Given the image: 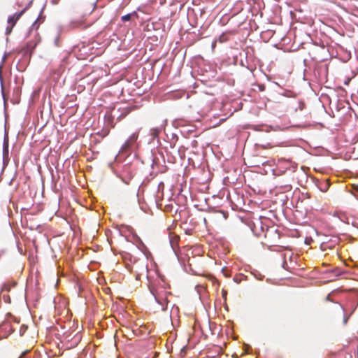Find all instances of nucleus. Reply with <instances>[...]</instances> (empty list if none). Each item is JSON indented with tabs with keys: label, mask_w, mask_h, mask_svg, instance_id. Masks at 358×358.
Segmentation results:
<instances>
[{
	"label": "nucleus",
	"mask_w": 358,
	"mask_h": 358,
	"mask_svg": "<svg viewBox=\"0 0 358 358\" xmlns=\"http://www.w3.org/2000/svg\"><path fill=\"white\" fill-rule=\"evenodd\" d=\"M150 292L154 296L156 301L162 306L163 310H165L168 303L166 292H164L162 287L157 289L151 287Z\"/></svg>",
	"instance_id": "obj_1"
},
{
	"label": "nucleus",
	"mask_w": 358,
	"mask_h": 358,
	"mask_svg": "<svg viewBox=\"0 0 358 358\" xmlns=\"http://www.w3.org/2000/svg\"><path fill=\"white\" fill-rule=\"evenodd\" d=\"M113 121L114 117L111 114L106 116V127L103 128L101 131L103 137L108 136L110 133V129L115 127V124L113 122Z\"/></svg>",
	"instance_id": "obj_2"
},
{
	"label": "nucleus",
	"mask_w": 358,
	"mask_h": 358,
	"mask_svg": "<svg viewBox=\"0 0 358 358\" xmlns=\"http://www.w3.org/2000/svg\"><path fill=\"white\" fill-rule=\"evenodd\" d=\"M24 12V10H22L20 13H16L13 15L10 16L8 18V23L9 24H10V27L6 28L7 34H10L11 32L13 27H14V25L17 22V21L20 18V17L22 16V15L23 14Z\"/></svg>",
	"instance_id": "obj_3"
},
{
	"label": "nucleus",
	"mask_w": 358,
	"mask_h": 358,
	"mask_svg": "<svg viewBox=\"0 0 358 358\" xmlns=\"http://www.w3.org/2000/svg\"><path fill=\"white\" fill-rule=\"evenodd\" d=\"M161 131V128H152L150 129V134L153 137V138H155L159 136Z\"/></svg>",
	"instance_id": "obj_4"
},
{
	"label": "nucleus",
	"mask_w": 358,
	"mask_h": 358,
	"mask_svg": "<svg viewBox=\"0 0 358 358\" xmlns=\"http://www.w3.org/2000/svg\"><path fill=\"white\" fill-rule=\"evenodd\" d=\"M138 138V134H132L129 138H128L129 141H131L132 143H134Z\"/></svg>",
	"instance_id": "obj_5"
},
{
	"label": "nucleus",
	"mask_w": 358,
	"mask_h": 358,
	"mask_svg": "<svg viewBox=\"0 0 358 358\" xmlns=\"http://www.w3.org/2000/svg\"><path fill=\"white\" fill-rule=\"evenodd\" d=\"M132 145H133V143H132L131 141H129V139H127V141H126V142L124 143V144L123 145L122 148H123L124 150H126V149H127V148H130Z\"/></svg>",
	"instance_id": "obj_6"
},
{
	"label": "nucleus",
	"mask_w": 358,
	"mask_h": 358,
	"mask_svg": "<svg viewBox=\"0 0 358 358\" xmlns=\"http://www.w3.org/2000/svg\"><path fill=\"white\" fill-rule=\"evenodd\" d=\"M132 145H133V143H132L131 141H129V139H127V141H126V142L124 143V144L123 145L122 148H123L124 150H126V149H127V148H130Z\"/></svg>",
	"instance_id": "obj_7"
},
{
	"label": "nucleus",
	"mask_w": 358,
	"mask_h": 358,
	"mask_svg": "<svg viewBox=\"0 0 358 358\" xmlns=\"http://www.w3.org/2000/svg\"><path fill=\"white\" fill-rule=\"evenodd\" d=\"M132 14H127L125 15L122 16L121 19L122 22H127L131 20Z\"/></svg>",
	"instance_id": "obj_8"
},
{
	"label": "nucleus",
	"mask_w": 358,
	"mask_h": 358,
	"mask_svg": "<svg viewBox=\"0 0 358 358\" xmlns=\"http://www.w3.org/2000/svg\"><path fill=\"white\" fill-rule=\"evenodd\" d=\"M27 329V326H25V325L21 326L20 329V335L22 336L25 333Z\"/></svg>",
	"instance_id": "obj_9"
},
{
	"label": "nucleus",
	"mask_w": 358,
	"mask_h": 358,
	"mask_svg": "<svg viewBox=\"0 0 358 358\" xmlns=\"http://www.w3.org/2000/svg\"><path fill=\"white\" fill-rule=\"evenodd\" d=\"M29 352V350H26L22 353L19 358H29L27 355Z\"/></svg>",
	"instance_id": "obj_10"
},
{
	"label": "nucleus",
	"mask_w": 358,
	"mask_h": 358,
	"mask_svg": "<svg viewBox=\"0 0 358 358\" xmlns=\"http://www.w3.org/2000/svg\"><path fill=\"white\" fill-rule=\"evenodd\" d=\"M128 113L129 112L127 111L125 113L121 114L120 116L117 117V120L121 121L127 115Z\"/></svg>",
	"instance_id": "obj_11"
},
{
	"label": "nucleus",
	"mask_w": 358,
	"mask_h": 358,
	"mask_svg": "<svg viewBox=\"0 0 358 358\" xmlns=\"http://www.w3.org/2000/svg\"><path fill=\"white\" fill-rule=\"evenodd\" d=\"M2 291L3 290H7V291H9V287L8 285H3V286L2 287V289H1Z\"/></svg>",
	"instance_id": "obj_12"
},
{
	"label": "nucleus",
	"mask_w": 358,
	"mask_h": 358,
	"mask_svg": "<svg viewBox=\"0 0 358 358\" xmlns=\"http://www.w3.org/2000/svg\"><path fill=\"white\" fill-rule=\"evenodd\" d=\"M354 187L356 190L358 191V185H354Z\"/></svg>",
	"instance_id": "obj_13"
},
{
	"label": "nucleus",
	"mask_w": 358,
	"mask_h": 358,
	"mask_svg": "<svg viewBox=\"0 0 358 358\" xmlns=\"http://www.w3.org/2000/svg\"><path fill=\"white\" fill-rule=\"evenodd\" d=\"M327 300H328V301H331V299H330V296H329V295H328V296H327Z\"/></svg>",
	"instance_id": "obj_14"
}]
</instances>
